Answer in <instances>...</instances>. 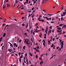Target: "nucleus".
<instances>
[{
	"label": "nucleus",
	"mask_w": 66,
	"mask_h": 66,
	"mask_svg": "<svg viewBox=\"0 0 66 66\" xmlns=\"http://www.w3.org/2000/svg\"><path fill=\"white\" fill-rule=\"evenodd\" d=\"M48 26L47 25L46 27V30H45V32L46 33V34H48L47 33V31H48Z\"/></svg>",
	"instance_id": "1"
},
{
	"label": "nucleus",
	"mask_w": 66,
	"mask_h": 66,
	"mask_svg": "<svg viewBox=\"0 0 66 66\" xmlns=\"http://www.w3.org/2000/svg\"><path fill=\"white\" fill-rule=\"evenodd\" d=\"M48 1V0H43L42 4H44V2L46 3Z\"/></svg>",
	"instance_id": "2"
},
{
	"label": "nucleus",
	"mask_w": 66,
	"mask_h": 66,
	"mask_svg": "<svg viewBox=\"0 0 66 66\" xmlns=\"http://www.w3.org/2000/svg\"><path fill=\"white\" fill-rule=\"evenodd\" d=\"M64 41H63L61 42V46H62L63 47V46L64 45H63L64 44Z\"/></svg>",
	"instance_id": "3"
},
{
	"label": "nucleus",
	"mask_w": 66,
	"mask_h": 66,
	"mask_svg": "<svg viewBox=\"0 0 66 66\" xmlns=\"http://www.w3.org/2000/svg\"><path fill=\"white\" fill-rule=\"evenodd\" d=\"M40 21H42V22H44V20H39Z\"/></svg>",
	"instance_id": "4"
},
{
	"label": "nucleus",
	"mask_w": 66,
	"mask_h": 66,
	"mask_svg": "<svg viewBox=\"0 0 66 66\" xmlns=\"http://www.w3.org/2000/svg\"><path fill=\"white\" fill-rule=\"evenodd\" d=\"M51 31H52L51 30H50L48 31V33H49L50 34V33H51Z\"/></svg>",
	"instance_id": "5"
},
{
	"label": "nucleus",
	"mask_w": 66,
	"mask_h": 66,
	"mask_svg": "<svg viewBox=\"0 0 66 66\" xmlns=\"http://www.w3.org/2000/svg\"><path fill=\"white\" fill-rule=\"evenodd\" d=\"M66 12H64L63 13V14L64 15V16H65L66 15Z\"/></svg>",
	"instance_id": "6"
},
{
	"label": "nucleus",
	"mask_w": 66,
	"mask_h": 66,
	"mask_svg": "<svg viewBox=\"0 0 66 66\" xmlns=\"http://www.w3.org/2000/svg\"><path fill=\"white\" fill-rule=\"evenodd\" d=\"M45 43L43 42V46H44V47H46V45H45Z\"/></svg>",
	"instance_id": "7"
},
{
	"label": "nucleus",
	"mask_w": 66,
	"mask_h": 66,
	"mask_svg": "<svg viewBox=\"0 0 66 66\" xmlns=\"http://www.w3.org/2000/svg\"><path fill=\"white\" fill-rule=\"evenodd\" d=\"M5 35H6V34L5 33H4L3 35V37H5Z\"/></svg>",
	"instance_id": "8"
},
{
	"label": "nucleus",
	"mask_w": 66,
	"mask_h": 66,
	"mask_svg": "<svg viewBox=\"0 0 66 66\" xmlns=\"http://www.w3.org/2000/svg\"><path fill=\"white\" fill-rule=\"evenodd\" d=\"M57 29L59 30H60L61 29V27H59V28H57Z\"/></svg>",
	"instance_id": "9"
},
{
	"label": "nucleus",
	"mask_w": 66,
	"mask_h": 66,
	"mask_svg": "<svg viewBox=\"0 0 66 66\" xmlns=\"http://www.w3.org/2000/svg\"><path fill=\"white\" fill-rule=\"evenodd\" d=\"M34 12H35V10H34L32 12L31 14V15H33V14Z\"/></svg>",
	"instance_id": "10"
},
{
	"label": "nucleus",
	"mask_w": 66,
	"mask_h": 66,
	"mask_svg": "<svg viewBox=\"0 0 66 66\" xmlns=\"http://www.w3.org/2000/svg\"><path fill=\"white\" fill-rule=\"evenodd\" d=\"M22 26L23 27H24V26H26V25L22 23Z\"/></svg>",
	"instance_id": "11"
},
{
	"label": "nucleus",
	"mask_w": 66,
	"mask_h": 66,
	"mask_svg": "<svg viewBox=\"0 0 66 66\" xmlns=\"http://www.w3.org/2000/svg\"><path fill=\"white\" fill-rule=\"evenodd\" d=\"M36 51H37V52H39V51L37 49H36Z\"/></svg>",
	"instance_id": "12"
},
{
	"label": "nucleus",
	"mask_w": 66,
	"mask_h": 66,
	"mask_svg": "<svg viewBox=\"0 0 66 66\" xmlns=\"http://www.w3.org/2000/svg\"><path fill=\"white\" fill-rule=\"evenodd\" d=\"M8 51H9L10 52H12V51H11V49H9H9H8Z\"/></svg>",
	"instance_id": "13"
},
{
	"label": "nucleus",
	"mask_w": 66,
	"mask_h": 66,
	"mask_svg": "<svg viewBox=\"0 0 66 66\" xmlns=\"http://www.w3.org/2000/svg\"><path fill=\"white\" fill-rule=\"evenodd\" d=\"M14 47H16V43H14Z\"/></svg>",
	"instance_id": "14"
},
{
	"label": "nucleus",
	"mask_w": 66,
	"mask_h": 66,
	"mask_svg": "<svg viewBox=\"0 0 66 66\" xmlns=\"http://www.w3.org/2000/svg\"><path fill=\"white\" fill-rule=\"evenodd\" d=\"M63 27L64 28L66 27V24H64L63 25Z\"/></svg>",
	"instance_id": "15"
},
{
	"label": "nucleus",
	"mask_w": 66,
	"mask_h": 66,
	"mask_svg": "<svg viewBox=\"0 0 66 66\" xmlns=\"http://www.w3.org/2000/svg\"><path fill=\"white\" fill-rule=\"evenodd\" d=\"M26 48V46H24V47H23V50H25V48Z\"/></svg>",
	"instance_id": "16"
},
{
	"label": "nucleus",
	"mask_w": 66,
	"mask_h": 66,
	"mask_svg": "<svg viewBox=\"0 0 66 66\" xmlns=\"http://www.w3.org/2000/svg\"><path fill=\"white\" fill-rule=\"evenodd\" d=\"M53 46H54V44H53L51 46V47H53Z\"/></svg>",
	"instance_id": "17"
},
{
	"label": "nucleus",
	"mask_w": 66,
	"mask_h": 66,
	"mask_svg": "<svg viewBox=\"0 0 66 66\" xmlns=\"http://www.w3.org/2000/svg\"><path fill=\"white\" fill-rule=\"evenodd\" d=\"M28 23H27V25L26 27V28H28Z\"/></svg>",
	"instance_id": "18"
},
{
	"label": "nucleus",
	"mask_w": 66,
	"mask_h": 66,
	"mask_svg": "<svg viewBox=\"0 0 66 66\" xmlns=\"http://www.w3.org/2000/svg\"><path fill=\"white\" fill-rule=\"evenodd\" d=\"M39 30H37L36 31H35V32H36V33H37L38 32H39Z\"/></svg>",
	"instance_id": "19"
},
{
	"label": "nucleus",
	"mask_w": 66,
	"mask_h": 66,
	"mask_svg": "<svg viewBox=\"0 0 66 66\" xmlns=\"http://www.w3.org/2000/svg\"><path fill=\"white\" fill-rule=\"evenodd\" d=\"M63 9H64V7H63V6H62L61 7V10H62Z\"/></svg>",
	"instance_id": "20"
},
{
	"label": "nucleus",
	"mask_w": 66,
	"mask_h": 66,
	"mask_svg": "<svg viewBox=\"0 0 66 66\" xmlns=\"http://www.w3.org/2000/svg\"><path fill=\"white\" fill-rule=\"evenodd\" d=\"M59 40H60V43H61V42H62V40H61V39H59Z\"/></svg>",
	"instance_id": "21"
},
{
	"label": "nucleus",
	"mask_w": 66,
	"mask_h": 66,
	"mask_svg": "<svg viewBox=\"0 0 66 66\" xmlns=\"http://www.w3.org/2000/svg\"><path fill=\"white\" fill-rule=\"evenodd\" d=\"M57 32H58V33H61L60 32V31L59 30H57Z\"/></svg>",
	"instance_id": "22"
},
{
	"label": "nucleus",
	"mask_w": 66,
	"mask_h": 66,
	"mask_svg": "<svg viewBox=\"0 0 66 66\" xmlns=\"http://www.w3.org/2000/svg\"><path fill=\"white\" fill-rule=\"evenodd\" d=\"M38 55L37 54L36 55V58L37 59V58H38Z\"/></svg>",
	"instance_id": "23"
},
{
	"label": "nucleus",
	"mask_w": 66,
	"mask_h": 66,
	"mask_svg": "<svg viewBox=\"0 0 66 66\" xmlns=\"http://www.w3.org/2000/svg\"><path fill=\"white\" fill-rule=\"evenodd\" d=\"M63 17H62L61 18V21H63Z\"/></svg>",
	"instance_id": "24"
},
{
	"label": "nucleus",
	"mask_w": 66,
	"mask_h": 66,
	"mask_svg": "<svg viewBox=\"0 0 66 66\" xmlns=\"http://www.w3.org/2000/svg\"><path fill=\"white\" fill-rule=\"evenodd\" d=\"M62 26L63 25L62 24H60L59 25V27H62Z\"/></svg>",
	"instance_id": "25"
},
{
	"label": "nucleus",
	"mask_w": 66,
	"mask_h": 66,
	"mask_svg": "<svg viewBox=\"0 0 66 66\" xmlns=\"http://www.w3.org/2000/svg\"><path fill=\"white\" fill-rule=\"evenodd\" d=\"M19 43H21V40L20 39L19 41Z\"/></svg>",
	"instance_id": "26"
},
{
	"label": "nucleus",
	"mask_w": 66,
	"mask_h": 66,
	"mask_svg": "<svg viewBox=\"0 0 66 66\" xmlns=\"http://www.w3.org/2000/svg\"><path fill=\"white\" fill-rule=\"evenodd\" d=\"M10 46L11 47H13V45L12 44H11V45H10Z\"/></svg>",
	"instance_id": "27"
},
{
	"label": "nucleus",
	"mask_w": 66,
	"mask_h": 66,
	"mask_svg": "<svg viewBox=\"0 0 66 66\" xmlns=\"http://www.w3.org/2000/svg\"><path fill=\"white\" fill-rule=\"evenodd\" d=\"M42 33H40L39 34V36H42Z\"/></svg>",
	"instance_id": "28"
},
{
	"label": "nucleus",
	"mask_w": 66,
	"mask_h": 66,
	"mask_svg": "<svg viewBox=\"0 0 66 66\" xmlns=\"http://www.w3.org/2000/svg\"><path fill=\"white\" fill-rule=\"evenodd\" d=\"M48 43H49L50 44V43H51V42H50V40H48Z\"/></svg>",
	"instance_id": "29"
},
{
	"label": "nucleus",
	"mask_w": 66,
	"mask_h": 66,
	"mask_svg": "<svg viewBox=\"0 0 66 66\" xmlns=\"http://www.w3.org/2000/svg\"><path fill=\"white\" fill-rule=\"evenodd\" d=\"M46 19H47V20H49V19L47 17H46Z\"/></svg>",
	"instance_id": "30"
},
{
	"label": "nucleus",
	"mask_w": 66,
	"mask_h": 66,
	"mask_svg": "<svg viewBox=\"0 0 66 66\" xmlns=\"http://www.w3.org/2000/svg\"><path fill=\"white\" fill-rule=\"evenodd\" d=\"M27 43H29V39H27Z\"/></svg>",
	"instance_id": "31"
},
{
	"label": "nucleus",
	"mask_w": 66,
	"mask_h": 66,
	"mask_svg": "<svg viewBox=\"0 0 66 66\" xmlns=\"http://www.w3.org/2000/svg\"><path fill=\"white\" fill-rule=\"evenodd\" d=\"M60 11H58L57 12L56 14H58V13H60Z\"/></svg>",
	"instance_id": "32"
},
{
	"label": "nucleus",
	"mask_w": 66,
	"mask_h": 66,
	"mask_svg": "<svg viewBox=\"0 0 66 66\" xmlns=\"http://www.w3.org/2000/svg\"><path fill=\"white\" fill-rule=\"evenodd\" d=\"M34 7H33L32 9V11H33V10H34Z\"/></svg>",
	"instance_id": "33"
},
{
	"label": "nucleus",
	"mask_w": 66,
	"mask_h": 66,
	"mask_svg": "<svg viewBox=\"0 0 66 66\" xmlns=\"http://www.w3.org/2000/svg\"><path fill=\"white\" fill-rule=\"evenodd\" d=\"M8 6H10V5L9 4H7V7H8Z\"/></svg>",
	"instance_id": "34"
},
{
	"label": "nucleus",
	"mask_w": 66,
	"mask_h": 66,
	"mask_svg": "<svg viewBox=\"0 0 66 66\" xmlns=\"http://www.w3.org/2000/svg\"><path fill=\"white\" fill-rule=\"evenodd\" d=\"M38 24V23H36V24L35 25V26H37V25Z\"/></svg>",
	"instance_id": "35"
},
{
	"label": "nucleus",
	"mask_w": 66,
	"mask_h": 66,
	"mask_svg": "<svg viewBox=\"0 0 66 66\" xmlns=\"http://www.w3.org/2000/svg\"><path fill=\"white\" fill-rule=\"evenodd\" d=\"M48 15H49V16H52L53 15V14H48Z\"/></svg>",
	"instance_id": "36"
},
{
	"label": "nucleus",
	"mask_w": 66,
	"mask_h": 66,
	"mask_svg": "<svg viewBox=\"0 0 66 66\" xmlns=\"http://www.w3.org/2000/svg\"><path fill=\"white\" fill-rule=\"evenodd\" d=\"M33 30H31V34H32V33H33Z\"/></svg>",
	"instance_id": "37"
},
{
	"label": "nucleus",
	"mask_w": 66,
	"mask_h": 66,
	"mask_svg": "<svg viewBox=\"0 0 66 66\" xmlns=\"http://www.w3.org/2000/svg\"><path fill=\"white\" fill-rule=\"evenodd\" d=\"M25 18L23 16V17H22V19H24V18Z\"/></svg>",
	"instance_id": "38"
},
{
	"label": "nucleus",
	"mask_w": 66,
	"mask_h": 66,
	"mask_svg": "<svg viewBox=\"0 0 66 66\" xmlns=\"http://www.w3.org/2000/svg\"><path fill=\"white\" fill-rule=\"evenodd\" d=\"M55 46L54 45L53 47V49H55Z\"/></svg>",
	"instance_id": "39"
},
{
	"label": "nucleus",
	"mask_w": 66,
	"mask_h": 66,
	"mask_svg": "<svg viewBox=\"0 0 66 66\" xmlns=\"http://www.w3.org/2000/svg\"><path fill=\"white\" fill-rule=\"evenodd\" d=\"M61 17H63L64 16V15L63 14H61Z\"/></svg>",
	"instance_id": "40"
},
{
	"label": "nucleus",
	"mask_w": 66,
	"mask_h": 66,
	"mask_svg": "<svg viewBox=\"0 0 66 66\" xmlns=\"http://www.w3.org/2000/svg\"><path fill=\"white\" fill-rule=\"evenodd\" d=\"M37 49H39V47H37Z\"/></svg>",
	"instance_id": "41"
},
{
	"label": "nucleus",
	"mask_w": 66,
	"mask_h": 66,
	"mask_svg": "<svg viewBox=\"0 0 66 66\" xmlns=\"http://www.w3.org/2000/svg\"><path fill=\"white\" fill-rule=\"evenodd\" d=\"M27 53H26L25 54V57H27Z\"/></svg>",
	"instance_id": "42"
},
{
	"label": "nucleus",
	"mask_w": 66,
	"mask_h": 66,
	"mask_svg": "<svg viewBox=\"0 0 66 66\" xmlns=\"http://www.w3.org/2000/svg\"><path fill=\"white\" fill-rule=\"evenodd\" d=\"M43 41L44 42L43 43H45V39L43 40Z\"/></svg>",
	"instance_id": "43"
},
{
	"label": "nucleus",
	"mask_w": 66,
	"mask_h": 66,
	"mask_svg": "<svg viewBox=\"0 0 66 66\" xmlns=\"http://www.w3.org/2000/svg\"><path fill=\"white\" fill-rule=\"evenodd\" d=\"M24 43H25L26 44H27V41H24Z\"/></svg>",
	"instance_id": "44"
},
{
	"label": "nucleus",
	"mask_w": 66,
	"mask_h": 66,
	"mask_svg": "<svg viewBox=\"0 0 66 66\" xmlns=\"http://www.w3.org/2000/svg\"><path fill=\"white\" fill-rule=\"evenodd\" d=\"M51 23H54V22H53V21H52L51 22Z\"/></svg>",
	"instance_id": "45"
},
{
	"label": "nucleus",
	"mask_w": 66,
	"mask_h": 66,
	"mask_svg": "<svg viewBox=\"0 0 66 66\" xmlns=\"http://www.w3.org/2000/svg\"><path fill=\"white\" fill-rule=\"evenodd\" d=\"M5 25V24H3L2 27H4V26Z\"/></svg>",
	"instance_id": "46"
},
{
	"label": "nucleus",
	"mask_w": 66,
	"mask_h": 66,
	"mask_svg": "<svg viewBox=\"0 0 66 66\" xmlns=\"http://www.w3.org/2000/svg\"><path fill=\"white\" fill-rule=\"evenodd\" d=\"M53 41L54 42V40L55 39V38H53Z\"/></svg>",
	"instance_id": "47"
},
{
	"label": "nucleus",
	"mask_w": 66,
	"mask_h": 66,
	"mask_svg": "<svg viewBox=\"0 0 66 66\" xmlns=\"http://www.w3.org/2000/svg\"><path fill=\"white\" fill-rule=\"evenodd\" d=\"M19 60H21V56H20L19 57Z\"/></svg>",
	"instance_id": "48"
},
{
	"label": "nucleus",
	"mask_w": 66,
	"mask_h": 66,
	"mask_svg": "<svg viewBox=\"0 0 66 66\" xmlns=\"http://www.w3.org/2000/svg\"><path fill=\"white\" fill-rule=\"evenodd\" d=\"M49 20H51V18L50 17V18H49Z\"/></svg>",
	"instance_id": "49"
},
{
	"label": "nucleus",
	"mask_w": 66,
	"mask_h": 66,
	"mask_svg": "<svg viewBox=\"0 0 66 66\" xmlns=\"http://www.w3.org/2000/svg\"><path fill=\"white\" fill-rule=\"evenodd\" d=\"M31 16V14H30L28 16V17H30Z\"/></svg>",
	"instance_id": "50"
},
{
	"label": "nucleus",
	"mask_w": 66,
	"mask_h": 66,
	"mask_svg": "<svg viewBox=\"0 0 66 66\" xmlns=\"http://www.w3.org/2000/svg\"><path fill=\"white\" fill-rule=\"evenodd\" d=\"M33 33L34 35H35V32H33Z\"/></svg>",
	"instance_id": "51"
},
{
	"label": "nucleus",
	"mask_w": 66,
	"mask_h": 66,
	"mask_svg": "<svg viewBox=\"0 0 66 66\" xmlns=\"http://www.w3.org/2000/svg\"><path fill=\"white\" fill-rule=\"evenodd\" d=\"M33 49H34V50H36V48H33Z\"/></svg>",
	"instance_id": "52"
},
{
	"label": "nucleus",
	"mask_w": 66,
	"mask_h": 66,
	"mask_svg": "<svg viewBox=\"0 0 66 66\" xmlns=\"http://www.w3.org/2000/svg\"><path fill=\"white\" fill-rule=\"evenodd\" d=\"M42 17V15H41L39 16V18H41Z\"/></svg>",
	"instance_id": "53"
},
{
	"label": "nucleus",
	"mask_w": 66,
	"mask_h": 66,
	"mask_svg": "<svg viewBox=\"0 0 66 66\" xmlns=\"http://www.w3.org/2000/svg\"><path fill=\"white\" fill-rule=\"evenodd\" d=\"M25 59H26V57H24V58L23 59L24 61H25Z\"/></svg>",
	"instance_id": "54"
},
{
	"label": "nucleus",
	"mask_w": 66,
	"mask_h": 66,
	"mask_svg": "<svg viewBox=\"0 0 66 66\" xmlns=\"http://www.w3.org/2000/svg\"><path fill=\"white\" fill-rule=\"evenodd\" d=\"M52 38H53V37H52V36L51 37V39H52Z\"/></svg>",
	"instance_id": "55"
},
{
	"label": "nucleus",
	"mask_w": 66,
	"mask_h": 66,
	"mask_svg": "<svg viewBox=\"0 0 66 66\" xmlns=\"http://www.w3.org/2000/svg\"><path fill=\"white\" fill-rule=\"evenodd\" d=\"M19 5H18V6H17V8H18V7H19Z\"/></svg>",
	"instance_id": "56"
},
{
	"label": "nucleus",
	"mask_w": 66,
	"mask_h": 66,
	"mask_svg": "<svg viewBox=\"0 0 66 66\" xmlns=\"http://www.w3.org/2000/svg\"><path fill=\"white\" fill-rule=\"evenodd\" d=\"M59 50V51H61V48L60 47Z\"/></svg>",
	"instance_id": "57"
},
{
	"label": "nucleus",
	"mask_w": 66,
	"mask_h": 66,
	"mask_svg": "<svg viewBox=\"0 0 66 66\" xmlns=\"http://www.w3.org/2000/svg\"><path fill=\"white\" fill-rule=\"evenodd\" d=\"M2 37H1L0 39V40H2Z\"/></svg>",
	"instance_id": "58"
},
{
	"label": "nucleus",
	"mask_w": 66,
	"mask_h": 66,
	"mask_svg": "<svg viewBox=\"0 0 66 66\" xmlns=\"http://www.w3.org/2000/svg\"><path fill=\"white\" fill-rule=\"evenodd\" d=\"M50 28L51 29H52V26H50Z\"/></svg>",
	"instance_id": "59"
},
{
	"label": "nucleus",
	"mask_w": 66,
	"mask_h": 66,
	"mask_svg": "<svg viewBox=\"0 0 66 66\" xmlns=\"http://www.w3.org/2000/svg\"><path fill=\"white\" fill-rule=\"evenodd\" d=\"M6 27H5V28H4V31H5V30H6Z\"/></svg>",
	"instance_id": "60"
},
{
	"label": "nucleus",
	"mask_w": 66,
	"mask_h": 66,
	"mask_svg": "<svg viewBox=\"0 0 66 66\" xmlns=\"http://www.w3.org/2000/svg\"><path fill=\"white\" fill-rule=\"evenodd\" d=\"M65 32L64 31V32H63V33H62V34H65Z\"/></svg>",
	"instance_id": "61"
},
{
	"label": "nucleus",
	"mask_w": 66,
	"mask_h": 66,
	"mask_svg": "<svg viewBox=\"0 0 66 66\" xmlns=\"http://www.w3.org/2000/svg\"><path fill=\"white\" fill-rule=\"evenodd\" d=\"M59 46L57 47V49H59Z\"/></svg>",
	"instance_id": "62"
},
{
	"label": "nucleus",
	"mask_w": 66,
	"mask_h": 66,
	"mask_svg": "<svg viewBox=\"0 0 66 66\" xmlns=\"http://www.w3.org/2000/svg\"><path fill=\"white\" fill-rule=\"evenodd\" d=\"M26 2H25L24 3V5H26Z\"/></svg>",
	"instance_id": "63"
},
{
	"label": "nucleus",
	"mask_w": 66,
	"mask_h": 66,
	"mask_svg": "<svg viewBox=\"0 0 66 66\" xmlns=\"http://www.w3.org/2000/svg\"><path fill=\"white\" fill-rule=\"evenodd\" d=\"M24 34L25 35H27V33H24Z\"/></svg>",
	"instance_id": "64"
}]
</instances>
